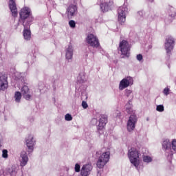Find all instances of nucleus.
Instances as JSON below:
<instances>
[{
  "mask_svg": "<svg viewBox=\"0 0 176 176\" xmlns=\"http://www.w3.org/2000/svg\"><path fill=\"white\" fill-rule=\"evenodd\" d=\"M147 1H148V2L152 3V2H153L154 0H147Z\"/></svg>",
  "mask_w": 176,
  "mask_h": 176,
  "instance_id": "58836bf2",
  "label": "nucleus"
},
{
  "mask_svg": "<svg viewBox=\"0 0 176 176\" xmlns=\"http://www.w3.org/2000/svg\"><path fill=\"white\" fill-rule=\"evenodd\" d=\"M69 25L71 28H75L76 27V23L74 20H71L69 21Z\"/></svg>",
  "mask_w": 176,
  "mask_h": 176,
  "instance_id": "bb28decb",
  "label": "nucleus"
},
{
  "mask_svg": "<svg viewBox=\"0 0 176 176\" xmlns=\"http://www.w3.org/2000/svg\"><path fill=\"white\" fill-rule=\"evenodd\" d=\"M127 12V8L120 7L118 10V21L120 24L123 25L126 22V13Z\"/></svg>",
  "mask_w": 176,
  "mask_h": 176,
  "instance_id": "6e6552de",
  "label": "nucleus"
},
{
  "mask_svg": "<svg viewBox=\"0 0 176 176\" xmlns=\"http://www.w3.org/2000/svg\"><path fill=\"white\" fill-rule=\"evenodd\" d=\"M100 8L102 12H108L109 10V6H108V3L102 1L100 4Z\"/></svg>",
  "mask_w": 176,
  "mask_h": 176,
  "instance_id": "a211bd4d",
  "label": "nucleus"
},
{
  "mask_svg": "<svg viewBox=\"0 0 176 176\" xmlns=\"http://www.w3.org/2000/svg\"><path fill=\"white\" fill-rule=\"evenodd\" d=\"M143 162H144V163H151V162H152V157L146 155V156H144L143 157Z\"/></svg>",
  "mask_w": 176,
  "mask_h": 176,
  "instance_id": "393cba45",
  "label": "nucleus"
},
{
  "mask_svg": "<svg viewBox=\"0 0 176 176\" xmlns=\"http://www.w3.org/2000/svg\"><path fill=\"white\" fill-rule=\"evenodd\" d=\"M171 146H172V149L176 152V140H173L172 141V144H171Z\"/></svg>",
  "mask_w": 176,
  "mask_h": 176,
  "instance_id": "c85d7f7f",
  "label": "nucleus"
},
{
  "mask_svg": "<svg viewBox=\"0 0 176 176\" xmlns=\"http://www.w3.org/2000/svg\"><path fill=\"white\" fill-rule=\"evenodd\" d=\"M119 47L123 56L127 58L130 57V45H129V42H127V41H122L120 43Z\"/></svg>",
  "mask_w": 176,
  "mask_h": 176,
  "instance_id": "423d86ee",
  "label": "nucleus"
},
{
  "mask_svg": "<svg viewBox=\"0 0 176 176\" xmlns=\"http://www.w3.org/2000/svg\"><path fill=\"white\" fill-rule=\"evenodd\" d=\"M107 123H108V117L105 115H100L99 124L97 126L99 134H101V131L104 130V127H105Z\"/></svg>",
  "mask_w": 176,
  "mask_h": 176,
  "instance_id": "9d476101",
  "label": "nucleus"
},
{
  "mask_svg": "<svg viewBox=\"0 0 176 176\" xmlns=\"http://www.w3.org/2000/svg\"><path fill=\"white\" fill-rule=\"evenodd\" d=\"M82 108H84V109H87V108H88V107H89V105L87 104V102H86L85 101H82Z\"/></svg>",
  "mask_w": 176,
  "mask_h": 176,
  "instance_id": "72a5a7b5",
  "label": "nucleus"
},
{
  "mask_svg": "<svg viewBox=\"0 0 176 176\" xmlns=\"http://www.w3.org/2000/svg\"><path fill=\"white\" fill-rule=\"evenodd\" d=\"M78 80L79 83H85V80H86V78L85 77V73H80L79 74Z\"/></svg>",
  "mask_w": 176,
  "mask_h": 176,
  "instance_id": "5701e85b",
  "label": "nucleus"
},
{
  "mask_svg": "<svg viewBox=\"0 0 176 176\" xmlns=\"http://www.w3.org/2000/svg\"><path fill=\"white\" fill-rule=\"evenodd\" d=\"M8 173L11 176H16V174H17V167L12 166L10 168L8 169Z\"/></svg>",
  "mask_w": 176,
  "mask_h": 176,
  "instance_id": "aec40b11",
  "label": "nucleus"
},
{
  "mask_svg": "<svg viewBox=\"0 0 176 176\" xmlns=\"http://www.w3.org/2000/svg\"><path fill=\"white\" fill-rule=\"evenodd\" d=\"M87 43L92 47H98L100 46V41H98V38L93 34H88L87 37Z\"/></svg>",
  "mask_w": 176,
  "mask_h": 176,
  "instance_id": "0eeeda50",
  "label": "nucleus"
},
{
  "mask_svg": "<svg viewBox=\"0 0 176 176\" xmlns=\"http://www.w3.org/2000/svg\"><path fill=\"white\" fill-rule=\"evenodd\" d=\"M65 119L67 122H69V121L72 120V116H71V114H69V113H67L65 115Z\"/></svg>",
  "mask_w": 176,
  "mask_h": 176,
  "instance_id": "cd10ccee",
  "label": "nucleus"
},
{
  "mask_svg": "<svg viewBox=\"0 0 176 176\" xmlns=\"http://www.w3.org/2000/svg\"><path fill=\"white\" fill-rule=\"evenodd\" d=\"M175 44V40L171 36H167L166 37L165 42V50H166V54L168 57H170L171 51L174 49V45Z\"/></svg>",
  "mask_w": 176,
  "mask_h": 176,
  "instance_id": "39448f33",
  "label": "nucleus"
},
{
  "mask_svg": "<svg viewBox=\"0 0 176 176\" xmlns=\"http://www.w3.org/2000/svg\"><path fill=\"white\" fill-rule=\"evenodd\" d=\"M146 120H147V121L149 120V118H146Z\"/></svg>",
  "mask_w": 176,
  "mask_h": 176,
  "instance_id": "79ce46f5",
  "label": "nucleus"
},
{
  "mask_svg": "<svg viewBox=\"0 0 176 176\" xmlns=\"http://www.w3.org/2000/svg\"><path fill=\"white\" fill-rule=\"evenodd\" d=\"M125 108L126 112L131 115L128 120L126 127L128 131L131 132L133 131V130H134V129H135V124H137V121L138 120V118L135 115V111H133V108L131 107V105L130 104V100L126 103Z\"/></svg>",
  "mask_w": 176,
  "mask_h": 176,
  "instance_id": "f03ea898",
  "label": "nucleus"
},
{
  "mask_svg": "<svg viewBox=\"0 0 176 176\" xmlns=\"http://www.w3.org/2000/svg\"><path fill=\"white\" fill-rule=\"evenodd\" d=\"M8 89V81L0 82V90H6Z\"/></svg>",
  "mask_w": 176,
  "mask_h": 176,
  "instance_id": "b1692460",
  "label": "nucleus"
},
{
  "mask_svg": "<svg viewBox=\"0 0 176 176\" xmlns=\"http://www.w3.org/2000/svg\"><path fill=\"white\" fill-rule=\"evenodd\" d=\"M74 170L76 173H79V171H80V165L79 164H76Z\"/></svg>",
  "mask_w": 176,
  "mask_h": 176,
  "instance_id": "7c9ffc66",
  "label": "nucleus"
},
{
  "mask_svg": "<svg viewBox=\"0 0 176 176\" xmlns=\"http://www.w3.org/2000/svg\"><path fill=\"white\" fill-rule=\"evenodd\" d=\"M92 120H93V122H97L96 119H93Z\"/></svg>",
  "mask_w": 176,
  "mask_h": 176,
  "instance_id": "ea45409f",
  "label": "nucleus"
},
{
  "mask_svg": "<svg viewBox=\"0 0 176 176\" xmlns=\"http://www.w3.org/2000/svg\"><path fill=\"white\" fill-rule=\"evenodd\" d=\"M133 78L128 76L125 78H123L119 85V90H124V89L129 87L130 85H133Z\"/></svg>",
  "mask_w": 176,
  "mask_h": 176,
  "instance_id": "1a4fd4ad",
  "label": "nucleus"
},
{
  "mask_svg": "<svg viewBox=\"0 0 176 176\" xmlns=\"http://www.w3.org/2000/svg\"><path fill=\"white\" fill-rule=\"evenodd\" d=\"M0 82H8V74L3 72L0 73Z\"/></svg>",
  "mask_w": 176,
  "mask_h": 176,
  "instance_id": "4be33fe9",
  "label": "nucleus"
},
{
  "mask_svg": "<svg viewBox=\"0 0 176 176\" xmlns=\"http://www.w3.org/2000/svg\"><path fill=\"white\" fill-rule=\"evenodd\" d=\"M133 93V91H131V89H126L125 90V96H126V97H129L130 95H131Z\"/></svg>",
  "mask_w": 176,
  "mask_h": 176,
  "instance_id": "2f4dec72",
  "label": "nucleus"
},
{
  "mask_svg": "<svg viewBox=\"0 0 176 176\" xmlns=\"http://www.w3.org/2000/svg\"><path fill=\"white\" fill-rule=\"evenodd\" d=\"M21 94H22L23 98H25L27 101H31V100H32V96L30 94L28 86H23L21 89Z\"/></svg>",
  "mask_w": 176,
  "mask_h": 176,
  "instance_id": "9b49d317",
  "label": "nucleus"
},
{
  "mask_svg": "<svg viewBox=\"0 0 176 176\" xmlns=\"http://www.w3.org/2000/svg\"><path fill=\"white\" fill-rule=\"evenodd\" d=\"M19 16L20 21L23 23L24 27V39H25V41H30V39H31V30H30V27H31L32 22L34 21V17H32V14H31V10L27 7L21 9Z\"/></svg>",
  "mask_w": 176,
  "mask_h": 176,
  "instance_id": "f257e3e1",
  "label": "nucleus"
},
{
  "mask_svg": "<svg viewBox=\"0 0 176 176\" xmlns=\"http://www.w3.org/2000/svg\"><path fill=\"white\" fill-rule=\"evenodd\" d=\"M92 170L93 166H91V164H85L81 168L80 175L81 176H89L90 175V173L91 172Z\"/></svg>",
  "mask_w": 176,
  "mask_h": 176,
  "instance_id": "f8f14e48",
  "label": "nucleus"
},
{
  "mask_svg": "<svg viewBox=\"0 0 176 176\" xmlns=\"http://www.w3.org/2000/svg\"><path fill=\"white\" fill-rule=\"evenodd\" d=\"M128 156L130 162L136 168H138L140 164V155L135 148H131L129 150Z\"/></svg>",
  "mask_w": 176,
  "mask_h": 176,
  "instance_id": "7ed1b4c3",
  "label": "nucleus"
},
{
  "mask_svg": "<svg viewBox=\"0 0 176 176\" xmlns=\"http://www.w3.org/2000/svg\"><path fill=\"white\" fill-rule=\"evenodd\" d=\"M9 6L12 16L17 17V6H16V1L14 0H10Z\"/></svg>",
  "mask_w": 176,
  "mask_h": 176,
  "instance_id": "dca6fc26",
  "label": "nucleus"
},
{
  "mask_svg": "<svg viewBox=\"0 0 176 176\" xmlns=\"http://www.w3.org/2000/svg\"><path fill=\"white\" fill-rule=\"evenodd\" d=\"M26 145L28 148L29 153H31L34 151V146L35 145V140H34V136L32 135H29L26 139Z\"/></svg>",
  "mask_w": 176,
  "mask_h": 176,
  "instance_id": "ddd939ff",
  "label": "nucleus"
},
{
  "mask_svg": "<svg viewBox=\"0 0 176 176\" xmlns=\"http://www.w3.org/2000/svg\"><path fill=\"white\" fill-rule=\"evenodd\" d=\"M136 58L138 61H142V58H143L142 54H138L136 56Z\"/></svg>",
  "mask_w": 176,
  "mask_h": 176,
  "instance_id": "f704fd0d",
  "label": "nucleus"
},
{
  "mask_svg": "<svg viewBox=\"0 0 176 176\" xmlns=\"http://www.w3.org/2000/svg\"><path fill=\"white\" fill-rule=\"evenodd\" d=\"M162 148L165 151H167V149H170V148H171V143H170V140L166 139L162 142Z\"/></svg>",
  "mask_w": 176,
  "mask_h": 176,
  "instance_id": "6ab92c4d",
  "label": "nucleus"
},
{
  "mask_svg": "<svg viewBox=\"0 0 176 176\" xmlns=\"http://www.w3.org/2000/svg\"><path fill=\"white\" fill-rule=\"evenodd\" d=\"M110 156L111 153H109V151L104 152L101 155H100L96 164L97 167L98 168H102L104 166L106 165L107 162H109Z\"/></svg>",
  "mask_w": 176,
  "mask_h": 176,
  "instance_id": "20e7f679",
  "label": "nucleus"
},
{
  "mask_svg": "<svg viewBox=\"0 0 176 176\" xmlns=\"http://www.w3.org/2000/svg\"><path fill=\"white\" fill-rule=\"evenodd\" d=\"M21 96H23L21 92L20 91L15 92L14 98L16 102H20V101L21 100Z\"/></svg>",
  "mask_w": 176,
  "mask_h": 176,
  "instance_id": "412c9836",
  "label": "nucleus"
},
{
  "mask_svg": "<svg viewBox=\"0 0 176 176\" xmlns=\"http://www.w3.org/2000/svg\"><path fill=\"white\" fill-rule=\"evenodd\" d=\"M2 141H3L2 136L0 135V148H2Z\"/></svg>",
  "mask_w": 176,
  "mask_h": 176,
  "instance_id": "c9c22d12",
  "label": "nucleus"
},
{
  "mask_svg": "<svg viewBox=\"0 0 176 176\" xmlns=\"http://www.w3.org/2000/svg\"><path fill=\"white\" fill-rule=\"evenodd\" d=\"M3 175V170H0V176Z\"/></svg>",
  "mask_w": 176,
  "mask_h": 176,
  "instance_id": "4c0bfd02",
  "label": "nucleus"
},
{
  "mask_svg": "<svg viewBox=\"0 0 176 176\" xmlns=\"http://www.w3.org/2000/svg\"><path fill=\"white\" fill-rule=\"evenodd\" d=\"M156 111H157L158 112H163L164 111V106H163V104L157 105Z\"/></svg>",
  "mask_w": 176,
  "mask_h": 176,
  "instance_id": "a878e982",
  "label": "nucleus"
},
{
  "mask_svg": "<svg viewBox=\"0 0 176 176\" xmlns=\"http://www.w3.org/2000/svg\"><path fill=\"white\" fill-rule=\"evenodd\" d=\"M72 57H74V47L70 44L65 49V58L69 60H72Z\"/></svg>",
  "mask_w": 176,
  "mask_h": 176,
  "instance_id": "2eb2a0df",
  "label": "nucleus"
},
{
  "mask_svg": "<svg viewBox=\"0 0 176 176\" xmlns=\"http://www.w3.org/2000/svg\"><path fill=\"white\" fill-rule=\"evenodd\" d=\"M96 155H100V152H99V151H97V152H96Z\"/></svg>",
  "mask_w": 176,
  "mask_h": 176,
  "instance_id": "a19ab883",
  "label": "nucleus"
},
{
  "mask_svg": "<svg viewBox=\"0 0 176 176\" xmlns=\"http://www.w3.org/2000/svg\"><path fill=\"white\" fill-rule=\"evenodd\" d=\"M21 166L22 167H24L28 163V155L27 154V152L22 151L21 153Z\"/></svg>",
  "mask_w": 176,
  "mask_h": 176,
  "instance_id": "f3484780",
  "label": "nucleus"
},
{
  "mask_svg": "<svg viewBox=\"0 0 176 176\" xmlns=\"http://www.w3.org/2000/svg\"><path fill=\"white\" fill-rule=\"evenodd\" d=\"M138 13L140 16H144V12L142 11H139Z\"/></svg>",
  "mask_w": 176,
  "mask_h": 176,
  "instance_id": "e433bc0d",
  "label": "nucleus"
},
{
  "mask_svg": "<svg viewBox=\"0 0 176 176\" xmlns=\"http://www.w3.org/2000/svg\"><path fill=\"white\" fill-rule=\"evenodd\" d=\"M163 93L165 96H168V94H170V89L165 88L163 91Z\"/></svg>",
  "mask_w": 176,
  "mask_h": 176,
  "instance_id": "473e14b6",
  "label": "nucleus"
},
{
  "mask_svg": "<svg viewBox=\"0 0 176 176\" xmlns=\"http://www.w3.org/2000/svg\"><path fill=\"white\" fill-rule=\"evenodd\" d=\"M2 152H3L2 157H3L4 159H7V157H8V150L3 149Z\"/></svg>",
  "mask_w": 176,
  "mask_h": 176,
  "instance_id": "c756f323",
  "label": "nucleus"
},
{
  "mask_svg": "<svg viewBox=\"0 0 176 176\" xmlns=\"http://www.w3.org/2000/svg\"><path fill=\"white\" fill-rule=\"evenodd\" d=\"M67 12L68 17L76 16V13H78V7L76 5L72 4L67 8Z\"/></svg>",
  "mask_w": 176,
  "mask_h": 176,
  "instance_id": "4468645a",
  "label": "nucleus"
}]
</instances>
